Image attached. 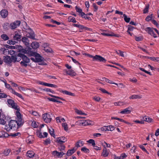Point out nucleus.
I'll use <instances>...</instances> for the list:
<instances>
[{
	"label": "nucleus",
	"mask_w": 159,
	"mask_h": 159,
	"mask_svg": "<svg viewBox=\"0 0 159 159\" xmlns=\"http://www.w3.org/2000/svg\"><path fill=\"white\" fill-rule=\"evenodd\" d=\"M65 148V146L64 145H61L59 147V149L60 151L64 150Z\"/></svg>",
	"instance_id": "774afa93"
},
{
	"label": "nucleus",
	"mask_w": 159,
	"mask_h": 159,
	"mask_svg": "<svg viewBox=\"0 0 159 159\" xmlns=\"http://www.w3.org/2000/svg\"><path fill=\"white\" fill-rule=\"evenodd\" d=\"M37 136L40 138H44L42 134V133L40 131H38L36 132Z\"/></svg>",
	"instance_id": "79ce46f5"
},
{
	"label": "nucleus",
	"mask_w": 159,
	"mask_h": 159,
	"mask_svg": "<svg viewBox=\"0 0 159 159\" xmlns=\"http://www.w3.org/2000/svg\"><path fill=\"white\" fill-rule=\"evenodd\" d=\"M7 102L9 106L14 109H19L18 108L17 105L16 103L15 102L14 100L11 99H9L7 100Z\"/></svg>",
	"instance_id": "423d86ee"
},
{
	"label": "nucleus",
	"mask_w": 159,
	"mask_h": 159,
	"mask_svg": "<svg viewBox=\"0 0 159 159\" xmlns=\"http://www.w3.org/2000/svg\"><path fill=\"white\" fill-rule=\"evenodd\" d=\"M12 94L16 95L18 97L21 98V99H23V100L24 99V98L23 97L22 95L21 94L16 92L15 91V90L14 91H13L12 92Z\"/></svg>",
	"instance_id": "c756f323"
},
{
	"label": "nucleus",
	"mask_w": 159,
	"mask_h": 159,
	"mask_svg": "<svg viewBox=\"0 0 159 159\" xmlns=\"http://www.w3.org/2000/svg\"><path fill=\"white\" fill-rule=\"evenodd\" d=\"M48 99L51 101L53 102H57L59 103H61V102L60 101H59L57 99H56L53 98H49Z\"/></svg>",
	"instance_id": "a18cd8bd"
},
{
	"label": "nucleus",
	"mask_w": 159,
	"mask_h": 159,
	"mask_svg": "<svg viewBox=\"0 0 159 159\" xmlns=\"http://www.w3.org/2000/svg\"><path fill=\"white\" fill-rule=\"evenodd\" d=\"M111 120H119L120 122H124L127 124L128 123V122L125 121V120H123V119H120V118L117 117H111Z\"/></svg>",
	"instance_id": "b1692460"
},
{
	"label": "nucleus",
	"mask_w": 159,
	"mask_h": 159,
	"mask_svg": "<svg viewBox=\"0 0 159 159\" xmlns=\"http://www.w3.org/2000/svg\"><path fill=\"white\" fill-rule=\"evenodd\" d=\"M143 120H144V121H147L148 122H151L152 120V119L151 118H149L148 116H144L143 118Z\"/></svg>",
	"instance_id": "c85d7f7f"
},
{
	"label": "nucleus",
	"mask_w": 159,
	"mask_h": 159,
	"mask_svg": "<svg viewBox=\"0 0 159 159\" xmlns=\"http://www.w3.org/2000/svg\"><path fill=\"white\" fill-rule=\"evenodd\" d=\"M29 112L30 113L34 116H36L38 115V113L35 111H33V110H30L29 111Z\"/></svg>",
	"instance_id": "37998d69"
},
{
	"label": "nucleus",
	"mask_w": 159,
	"mask_h": 159,
	"mask_svg": "<svg viewBox=\"0 0 159 159\" xmlns=\"http://www.w3.org/2000/svg\"><path fill=\"white\" fill-rule=\"evenodd\" d=\"M22 56V61L20 62V64L22 66L26 67L27 66V64L30 62V59L23 54H20Z\"/></svg>",
	"instance_id": "20e7f679"
},
{
	"label": "nucleus",
	"mask_w": 159,
	"mask_h": 159,
	"mask_svg": "<svg viewBox=\"0 0 159 159\" xmlns=\"http://www.w3.org/2000/svg\"><path fill=\"white\" fill-rule=\"evenodd\" d=\"M123 16L125 21L127 23L129 22L130 20V18L128 17L125 14H124Z\"/></svg>",
	"instance_id": "e433bc0d"
},
{
	"label": "nucleus",
	"mask_w": 159,
	"mask_h": 159,
	"mask_svg": "<svg viewBox=\"0 0 159 159\" xmlns=\"http://www.w3.org/2000/svg\"><path fill=\"white\" fill-rule=\"evenodd\" d=\"M103 79L104 80H105L106 82L107 83L111 84H114V83L113 82V81L112 80H110L107 78H104Z\"/></svg>",
	"instance_id": "052dcab7"
},
{
	"label": "nucleus",
	"mask_w": 159,
	"mask_h": 159,
	"mask_svg": "<svg viewBox=\"0 0 159 159\" xmlns=\"http://www.w3.org/2000/svg\"><path fill=\"white\" fill-rule=\"evenodd\" d=\"M22 40L26 46H28L29 45V40L26 37H23L22 38Z\"/></svg>",
	"instance_id": "bb28decb"
},
{
	"label": "nucleus",
	"mask_w": 159,
	"mask_h": 159,
	"mask_svg": "<svg viewBox=\"0 0 159 159\" xmlns=\"http://www.w3.org/2000/svg\"><path fill=\"white\" fill-rule=\"evenodd\" d=\"M125 103L123 102H115L114 104L115 106H121L125 104Z\"/></svg>",
	"instance_id": "f704fd0d"
},
{
	"label": "nucleus",
	"mask_w": 159,
	"mask_h": 159,
	"mask_svg": "<svg viewBox=\"0 0 159 159\" xmlns=\"http://www.w3.org/2000/svg\"><path fill=\"white\" fill-rule=\"evenodd\" d=\"M76 112L79 115H86V114L84 113V112H83L81 110H76Z\"/></svg>",
	"instance_id": "13d9d810"
},
{
	"label": "nucleus",
	"mask_w": 159,
	"mask_h": 159,
	"mask_svg": "<svg viewBox=\"0 0 159 159\" xmlns=\"http://www.w3.org/2000/svg\"><path fill=\"white\" fill-rule=\"evenodd\" d=\"M149 6L148 5L146 6L143 10L144 13H146L148 12Z\"/></svg>",
	"instance_id": "6e6d98bb"
},
{
	"label": "nucleus",
	"mask_w": 159,
	"mask_h": 159,
	"mask_svg": "<svg viewBox=\"0 0 159 159\" xmlns=\"http://www.w3.org/2000/svg\"><path fill=\"white\" fill-rule=\"evenodd\" d=\"M75 9L76 11L77 12H79L81 16H83V15L84 14V13L82 12V9L77 6H76L75 7Z\"/></svg>",
	"instance_id": "4be33fe9"
},
{
	"label": "nucleus",
	"mask_w": 159,
	"mask_h": 159,
	"mask_svg": "<svg viewBox=\"0 0 159 159\" xmlns=\"http://www.w3.org/2000/svg\"><path fill=\"white\" fill-rule=\"evenodd\" d=\"M139 69L141 71H142L144 72H145V73H147L150 75H151V74L150 72H148L146 70H145L144 69L140 67L139 68Z\"/></svg>",
	"instance_id": "bf43d9fd"
},
{
	"label": "nucleus",
	"mask_w": 159,
	"mask_h": 159,
	"mask_svg": "<svg viewBox=\"0 0 159 159\" xmlns=\"http://www.w3.org/2000/svg\"><path fill=\"white\" fill-rule=\"evenodd\" d=\"M62 126L64 127V129L66 131H67L68 130V127L66 123H62Z\"/></svg>",
	"instance_id": "5fc2aeb1"
},
{
	"label": "nucleus",
	"mask_w": 159,
	"mask_h": 159,
	"mask_svg": "<svg viewBox=\"0 0 159 159\" xmlns=\"http://www.w3.org/2000/svg\"><path fill=\"white\" fill-rule=\"evenodd\" d=\"M93 6L94 8V11H96L98 9V7L95 3H93Z\"/></svg>",
	"instance_id": "338daca9"
},
{
	"label": "nucleus",
	"mask_w": 159,
	"mask_h": 159,
	"mask_svg": "<svg viewBox=\"0 0 159 159\" xmlns=\"http://www.w3.org/2000/svg\"><path fill=\"white\" fill-rule=\"evenodd\" d=\"M81 124L83 126L89 125L93 124V121L89 120H84L82 121Z\"/></svg>",
	"instance_id": "9b49d317"
},
{
	"label": "nucleus",
	"mask_w": 159,
	"mask_h": 159,
	"mask_svg": "<svg viewBox=\"0 0 159 159\" xmlns=\"http://www.w3.org/2000/svg\"><path fill=\"white\" fill-rule=\"evenodd\" d=\"M20 54H22V53H18L17 55L13 56L12 59L13 60V62H15L16 61H20L22 58V56Z\"/></svg>",
	"instance_id": "9d476101"
},
{
	"label": "nucleus",
	"mask_w": 159,
	"mask_h": 159,
	"mask_svg": "<svg viewBox=\"0 0 159 159\" xmlns=\"http://www.w3.org/2000/svg\"><path fill=\"white\" fill-rule=\"evenodd\" d=\"M49 95L50 96H51V97L54 98H57V99H61V100H63V101L65 100L64 99H63V98H61L60 97H59L55 96V95H53L52 94H49Z\"/></svg>",
	"instance_id": "4d7b16f0"
},
{
	"label": "nucleus",
	"mask_w": 159,
	"mask_h": 159,
	"mask_svg": "<svg viewBox=\"0 0 159 159\" xmlns=\"http://www.w3.org/2000/svg\"><path fill=\"white\" fill-rule=\"evenodd\" d=\"M9 135H10L4 131H1L0 132V137L1 138H7Z\"/></svg>",
	"instance_id": "dca6fc26"
},
{
	"label": "nucleus",
	"mask_w": 159,
	"mask_h": 159,
	"mask_svg": "<svg viewBox=\"0 0 159 159\" xmlns=\"http://www.w3.org/2000/svg\"><path fill=\"white\" fill-rule=\"evenodd\" d=\"M16 52L12 50H11L10 51V54L11 55V57L9 56H4V61L7 64H9L11 63L12 62H13V60L12 59V56L13 55L15 54Z\"/></svg>",
	"instance_id": "f03ea898"
},
{
	"label": "nucleus",
	"mask_w": 159,
	"mask_h": 159,
	"mask_svg": "<svg viewBox=\"0 0 159 159\" xmlns=\"http://www.w3.org/2000/svg\"><path fill=\"white\" fill-rule=\"evenodd\" d=\"M152 14H151L145 18V20L147 21H149L150 20L152 21Z\"/></svg>",
	"instance_id": "58836bf2"
},
{
	"label": "nucleus",
	"mask_w": 159,
	"mask_h": 159,
	"mask_svg": "<svg viewBox=\"0 0 159 159\" xmlns=\"http://www.w3.org/2000/svg\"><path fill=\"white\" fill-rule=\"evenodd\" d=\"M130 110H123L120 112V113L122 114H127L130 113Z\"/></svg>",
	"instance_id": "3c124183"
},
{
	"label": "nucleus",
	"mask_w": 159,
	"mask_h": 159,
	"mask_svg": "<svg viewBox=\"0 0 159 159\" xmlns=\"http://www.w3.org/2000/svg\"><path fill=\"white\" fill-rule=\"evenodd\" d=\"M36 53L33 52L32 51H28L27 52V54L30 56H34Z\"/></svg>",
	"instance_id": "4c0bfd02"
},
{
	"label": "nucleus",
	"mask_w": 159,
	"mask_h": 159,
	"mask_svg": "<svg viewBox=\"0 0 159 159\" xmlns=\"http://www.w3.org/2000/svg\"><path fill=\"white\" fill-rule=\"evenodd\" d=\"M84 142L81 140H80L78 141L76 143V146L77 147L82 146L84 144Z\"/></svg>",
	"instance_id": "2f4dec72"
},
{
	"label": "nucleus",
	"mask_w": 159,
	"mask_h": 159,
	"mask_svg": "<svg viewBox=\"0 0 159 159\" xmlns=\"http://www.w3.org/2000/svg\"><path fill=\"white\" fill-rule=\"evenodd\" d=\"M43 90L46 92H50L53 94L55 93V92L53 90L49 88H46L43 89Z\"/></svg>",
	"instance_id": "de8ad7c7"
},
{
	"label": "nucleus",
	"mask_w": 159,
	"mask_h": 159,
	"mask_svg": "<svg viewBox=\"0 0 159 159\" xmlns=\"http://www.w3.org/2000/svg\"><path fill=\"white\" fill-rule=\"evenodd\" d=\"M34 56L35 57L36 62H40L42 61V57L39 54L36 53Z\"/></svg>",
	"instance_id": "a211bd4d"
},
{
	"label": "nucleus",
	"mask_w": 159,
	"mask_h": 159,
	"mask_svg": "<svg viewBox=\"0 0 159 159\" xmlns=\"http://www.w3.org/2000/svg\"><path fill=\"white\" fill-rule=\"evenodd\" d=\"M20 110H17L16 112L17 120H11L8 124L9 127L6 128V127L5 128V129L7 131H10L11 129H12L14 130H16L19 127L23 125L24 122L22 120L21 115L19 111Z\"/></svg>",
	"instance_id": "f257e3e1"
},
{
	"label": "nucleus",
	"mask_w": 159,
	"mask_h": 159,
	"mask_svg": "<svg viewBox=\"0 0 159 159\" xmlns=\"http://www.w3.org/2000/svg\"><path fill=\"white\" fill-rule=\"evenodd\" d=\"M7 96V95L4 93H0V98H6Z\"/></svg>",
	"instance_id": "69168bd1"
},
{
	"label": "nucleus",
	"mask_w": 159,
	"mask_h": 159,
	"mask_svg": "<svg viewBox=\"0 0 159 159\" xmlns=\"http://www.w3.org/2000/svg\"><path fill=\"white\" fill-rule=\"evenodd\" d=\"M47 86L50 87H53V88H57V86L54 84H49V83H46V86Z\"/></svg>",
	"instance_id": "49530a36"
},
{
	"label": "nucleus",
	"mask_w": 159,
	"mask_h": 159,
	"mask_svg": "<svg viewBox=\"0 0 159 159\" xmlns=\"http://www.w3.org/2000/svg\"><path fill=\"white\" fill-rule=\"evenodd\" d=\"M81 151L85 153H89V150L85 147H83L81 149Z\"/></svg>",
	"instance_id": "c9c22d12"
},
{
	"label": "nucleus",
	"mask_w": 159,
	"mask_h": 159,
	"mask_svg": "<svg viewBox=\"0 0 159 159\" xmlns=\"http://www.w3.org/2000/svg\"><path fill=\"white\" fill-rule=\"evenodd\" d=\"M153 28H152L150 27H148L145 29V30L147 32L148 34H151L152 32L154 30Z\"/></svg>",
	"instance_id": "cd10ccee"
},
{
	"label": "nucleus",
	"mask_w": 159,
	"mask_h": 159,
	"mask_svg": "<svg viewBox=\"0 0 159 159\" xmlns=\"http://www.w3.org/2000/svg\"><path fill=\"white\" fill-rule=\"evenodd\" d=\"M139 147L142 150L146 152H148L146 150L145 147L143 145H139Z\"/></svg>",
	"instance_id": "0e129e2a"
},
{
	"label": "nucleus",
	"mask_w": 159,
	"mask_h": 159,
	"mask_svg": "<svg viewBox=\"0 0 159 159\" xmlns=\"http://www.w3.org/2000/svg\"><path fill=\"white\" fill-rule=\"evenodd\" d=\"M20 24V22L19 20H16L10 25V26L11 29H14L19 26Z\"/></svg>",
	"instance_id": "0eeeda50"
},
{
	"label": "nucleus",
	"mask_w": 159,
	"mask_h": 159,
	"mask_svg": "<svg viewBox=\"0 0 159 159\" xmlns=\"http://www.w3.org/2000/svg\"><path fill=\"white\" fill-rule=\"evenodd\" d=\"M73 25L74 27H78L81 30H83L85 28V27L84 26L80 24H74Z\"/></svg>",
	"instance_id": "473e14b6"
},
{
	"label": "nucleus",
	"mask_w": 159,
	"mask_h": 159,
	"mask_svg": "<svg viewBox=\"0 0 159 159\" xmlns=\"http://www.w3.org/2000/svg\"><path fill=\"white\" fill-rule=\"evenodd\" d=\"M21 38V33L19 31L15 32L13 36V39L16 41H19Z\"/></svg>",
	"instance_id": "6e6552de"
},
{
	"label": "nucleus",
	"mask_w": 159,
	"mask_h": 159,
	"mask_svg": "<svg viewBox=\"0 0 159 159\" xmlns=\"http://www.w3.org/2000/svg\"><path fill=\"white\" fill-rule=\"evenodd\" d=\"M68 21L69 22H72L73 23L76 22V20L75 18L72 16H69L68 18Z\"/></svg>",
	"instance_id": "7c9ffc66"
},
{
	"label": "nucleus",
	"mask_w": 159,
	"mask_h": 159,
	"mask_svg": "<svg viewBox=\"0 0 159 159\" xmlns=\"http://www.w3.org/2000/svg\"><path fill=\"white\" fill-rule=\"evenodd\" d=\"M35 155L34 151H28L27 152L26 156L30 158H32L34 157Z\"/></svg>",
	"instance_id": "aec40b11"
},
{
	"label": "nucleus",
	"mask_w": 159,
	"mask_h": 159,
	"mask_svg": "<svg viewBox=\"0 0 159 159\" xmlns=\"http://www.w3.org/2000/svg\"><path fill=\"white\" fill-rule=\"evenodd\" d=\"M152 23H153L154 25H156L157 27H158L159 26V24L157 22V21L155 20H152Z\"/></svg>",
	"instance_id": "e2e57ef3"
},
{
	"label": "nucleus",
	"mask_w": 159,
	"mask_h": 159,
	"mask_svg": "<svg viewBox=\"0 0 159 159\" xmlns=\"http://www.w3.org/2000/svg\"><path fill=\"white\" fill-rule=\"evenodd\" d=\"M44 50L47 53H52V49L49 47L44 48Z\"/></svg>",
	"instance_id": "c03bdc74"
},
{
	"label": "nucleus",
	"mask_w": 159,
	"mask_h": 159,
	"mask_svg": "<svg viewBox=\"0 0 159 159\" xmlns=\"http://www.w3.org/2000/svg\"><path fill=\"white\" fill-rule=\"evenodd\" d=\"M67 141V139L64 136H61L57 138V142L60 144H62Z\"/></svg>",
	"instance_id": "1a4fd4ad"
},
{
	"label": "nucleus",
	"mask_w": 159,
	"mask_h": 159,
	"mask_svg": "<svg viewBox=\"0 0 159 159\" xmlns=\"http://www.w3.org/2000/svg\"><path fill=\"white\" fill-rule=\"evenodd\" d=\"M76 149L77 148L75 149V148H74L72 149L68 150L67 152L66 155L68 156H70L75 152Z\"/></svg>",
	"instance_id": "2eb2a0df"
},
{
	"label": "nucleus",
	"mask_w": 159,
	"mask_h": 159,
	"mask_svg": "<svg viewBox=\"0 0 159 159\" xmlns=\"http://www.w3.org/2000/svg\"><path fill=\"white\" fill-rule=\"evenodd\" d=\"M109 154V152L107 151V149L105 147L102 150V152L101 154V156H102L104 157H107Z\"/></svg>",
	"instance_id": "ddd939ff"
},
{
	"label": "nucleus",
	"mask_w": 159,
	"mask_h": 159,
	"mask_svg": "<svg viewBox=\"0 0 159 159\" xmlns=\"http://www.w3.org/2000/svg\"><path fill=\"white\" fill-rule=\"evenodd\" d=\"M5 86L6 88L10 91L11 93L14 90V89L11 88L10 84H7L6 82H5Z\"/></svg>",
	"instance_id": "5701e85b"
},
{
	"label": "nucleus",
	"mask_w": 159,
	"mask_h": 159,
	"mask_svg": "<svg viewBox=\"0 0 159 159\" xmlns=\"http://www.w3.org/2000/svg\"><path fill=\"white\" fill-rule=\"evenodd\" d=\"M116 52L117 53V54L119 55L122 57H124V52L121 51L119 50L118 51H116Z\"/></svg>",
	"instance_id": "09e8293b"
},
{
	"label": "nucleus",
	"mask_w": 159,
	"mask_h": 159,
	"mask_svg": "<svg viewBox=\"0 0 159 159\" xmlns=\"http://www.w3.org/2000/svg\"><path fill=\"white\" fill-rule=\"evenodd\" d=\"M20 134L19 132H17L16 133L13 134L11 133L10 134V135L13 137H15L17 136H20Z\"/></svg>",
	"instance_id": "864d4df0"
},
{
	"label": "nucleus",
	"mask_w": 159,
	"mask_h": 159,
	"mask_svg": "<svg viewBox=\"0 0 159 159\" xmlns=\"http://www.w3.org/2000/svg\"><path fill=\"white\" fill-rule=\"evenodd\" d=\"M104 127L106 128V130L108 131H112L115 129L114 126L112 125L105 126Z\"/></svg>",
	"instance_id": "a878e982"
},
{
	"label": "nucleus",
	"mask_w": 159,
	"mask_h": 159,
	"mask_svg": "<svg viewBox=\"0 0 159 159\" xmlns=\"http://www.w3.org/2000/svg\"><path fill=\"white\" fill-rule=\"evenodd\" d=\"M31 47L34 49H36L39 47V43L37 42H34L31 44Z\"/></svg>",
	"instance_id": "f3484780"
},
{
	"label": "nucleus",
	"mask_w": 159,
	"mask_h": 159,
	"mask_svg": "<svg viewBox=\"0 0 159 159\" xmlns=\"http://www.w3.org/2000/svg\"><path fill=\"white\" fill-rule=\"evenodd\" d=\"M60 91L62 93H63L64 94L67 95H68L73 96L74 95V93H72L71 92H69L66 90H61V91Z\"/></svg>",
	"instance_id": "72a5a7b5"
},
{
	"label": "nucleus",
	"mask_w": 159,
	"mask_h": 159,
	"mask_svg": "<svg viewBox=\"0 0 159 159\" xmlns=\"http://www.w3.org/2000/svg\"><path fill=\"white\" fill-rule=\"evenodd\" d=\"M1 38L4 40H7L9 39V37L6 34H2Z\"/></svg>",
	"instance_id": "ea45409f"
},
{
	"label": "nucleus",
	"mask_w": 159,
	"mask_h": 159,
	"mask_svg": "<svg viewBox=\"0 0 159 159\" xmlns=\"http://www.w3.org/2000/svg\"><path fill=\"white\" fill-rule=\"evenodd\" d=\"M0 14L2 17L5 18L7 16L8 12L6 10L3 9L1 11Z\"/></svg>",
	"instance_id": "4468645a"
},
{
	"label": "nucleus",
	"mask_w": 159,
	"mask_h": 159,
	"mask_svg": "<svg viewBox=\"0 0 159 159\" xmlns=\"http://www.w3.org/2000/svg\"><path fill=\"white\" fill-rule=\"evenodd\" d=\"M26 36L28 38L33 39H35V34L33 32H31L30 33H28Z\"/></svg>",
	"instance_id": "6ab92c4d"
},
{
	"label": "nucleus",
	"mask_w": 159,
	"mask_h": 159,
	"mask_svg": "<svg viewBox=\"0 0 159 159\" xmlns=\"http://www.w3.org/2000/svg\"><path fill=\"white\" fill-rule=\"evenodd\" d=\"M52 114L50 113H46L43 115L44 121L47 123H50L52 120Z\"/></svg>",
	"instance_id": "39448f33"
},
{
	"label": "nucleus",
	"mask_w": 159,
	"mask_h": 159,
	"mask_svg": "<svg viewBox=\"0 0 159 159\" xmlns=\"http://www.w3.org/2000/svg\"><path fill=\"white\" fill-rule=\"evenodd\" d=\"M65 71L66 74L68 75L71 76H75L76 75V73L72 69H70L68 70H66Z\"/></svg>",
	"instance_id": "f8f14e48"
},
{
	"label": "nucleus",
	"mask_w": 159,
	"mask_h": 159,
	"mask_svg": "<svg viewBox=\"0 0 159 159\" xmlns=\"http://www.w3.org/2000/svg\"><path fill=\"white\" fill-rule=\"evenodd\" d=\"M88 56L89 57L93 58V61H96L104 63L106 62L107 61L104 58L98 55H96L93 56L91 55L88 54Z\"/></svg>",
	"instance_id": "7ed1b4c3"
},
{
	"label": "nucleus",
	"mask_w": 159,
	"mask_h": 159,
	"mask_svg": "<svg viewBox=\"0 0 159 159\" xmlns=\"http://www.w3.org/2000/svg\"><path fill=\"white\" fill-rule=\"evenodd\" d=\"M11 152V149H7L4 151H2V153L3 155L6 156H8Z\"/></svg>",
	"instance_id": "393cba45"
},
{
	"label": "nucleus",
	"mask_w": 159,
	"mask_h": 159,
	"mask_svg": "<svg viewBox=\"0 0 159 159\" xmlns=\"http://www.w3.org/2000/svg\"><path fill=\"white\" fill-rule=\"evenodd\" d=\"M49 132L50 135L52 136H53L55 134H54V131L53 129L52 128L51 129H49Z\"/></svg>",
	"instance_id": "680f3d73"
},
{
	"label": "nucleus",
	"mask_w": 159,
	"mask_h": 159,
	"mask_svg": "<svg viewBox=\"0 0 159 159\" xmlns=\"http://www.w3.org/2000/svg\"><path fill=\"white\" fill-rule=\"evenodd\" d=\"M142 95H133L129 97L130 99H140L142 98Z\"/></svg>",
	"instance_id": "412c9836"
},
{
	"label": "nucleus",
	"mask_w": 159,
	"mask_h": 159,
	"mask_svg": "<svg viewBox=\"0 0 159 159\" xmlns=\"http://www.w3.org/2000/svg\"><path fill=\"white\" fill-rule=\"evenodd\" d=\"M10 26V25L8 23H5L3 25V28L4 30H8Z\"/></svg>",
	"instance_id": "a19ab883"
},
{
	"label": "nucleus",
	"mask_w": 159,
	"mask_h": 159,
	"mask_svg": "<svg viewBox=\"0 0 159 159\" xmlns=\"http://www.w3.org/2000/svg\"><path fill=\"white\" fill-rule=\"evenodd\" d=\"M6 117L4 119H0V124L4 125L6 123Z\"/></svg>",
	"instance_id": "603ef678"
},
{
	"label": "nucleus",
	"mask_w": 159,
	"mask_h": 159,
	"mask_svg": "<svg viewBox=\"0 0 159 159\" xmlns=\"http://www.w3.org/2000/svg\"><path fill=\"white\" fill-rule=\"evenodd\" d=\"M87 142L88 143H91L93 146H94V145H95V141L93 139H90Z\"/></svg>",
	"instance_id": "8fccbe9b"
}]
</instances>
